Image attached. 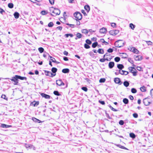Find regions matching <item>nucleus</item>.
Segmentation results:
<instances>
[{"label":"nucleus","instance_id":"nucleus-13","mask_svg":"<svg viewBox=\"0 0 153 153\" xmlns=\"http://www.w3.org/2000/svg\"><path fill=\"white\" fill-rule=\"evenodd\" d=\"M134 59L136 61H140L142 60L143 58V57L142 56H140V55H138L135 56H134Z\"/></svg>","mask_w":153,"mask_h":153},{"label":"nucleus","instance_id":"nucleus-47","mask_svg":"<svg viewBox=\"0 0 153 153\" xmlns=\"http://www.w3.org/2000/svg\"><path fill=\"white\" fill-rule=\"evenodd\" d=\"M53 25L54 24L52 22H51L48 23V26L49 27H52L53 26Z\"/></svg>","mask_w":153,"mask_h":153},{"label":"nucleus","instance_id":"nucleus-46","mask_svg":"<svg viewBox=\"0 0 153 153\" xmlns=\"http://www.w3.org/2000/svg\"><path fill=\"white\" fill-rule=\"evenodd\" d=\"M120 59V58L119 57H116L114 58V61L117 62H119Z\"/></svg>","mask_w":153,"mask_h":153},{"label":"nucleus","instance_id":"nucleus-53","mask_svg":"<svg viewBox=\"0 0 153 153\" xmlns=\"http://www.w3.org/2000/svg\"><path fill=\"white\" fill-rule=\"evenodd\" d=\"M146 43L148 44V45H152V43L151 41H146Z\"/></svg>","mask_w":153,"mask_h":153},{"label":"nucleus","instance_id":"nucleus-31","mask_svg":"<svg viewBox=\"0 0 153 153\" xmlns=\"http://www.w3.org/2000/svg\"><path fill=\"white\" fill-rule=\"evenodd\" d=\"M97 51L100 54H103L104 53L103 50L102 48L99 49Z\"/></svg>","mask_w":153,"mask_h":153},{"label":"nucleus","instance_id":"nucleus-59","mask_svg":"<svg viewBox=\"0 0 153 153\" xmlns=\"http://www.w3.org/2000/svg\"><path fill=\"white\" fill-rule=\"evenodd\" d=\"M99 103H100L102 105H104L105 104V102L104 101H101L100 100H99Z\"/></svg>","mask_w":153,"mask_h":153},{"label":"nucleus","instance_id":"nucleus-25","mask_svg":"<svg viewBox=\"0 0 153 153\" xmlns=\"http://www.w3.org/2000/svg\"><path fill=\"white\" fill-rule=\"evenodd\" d=\"M82 36V35L79 33H78L76 34V37L75 38V39L76 40L78 39H79L81 38Z\"/></svg>","mask_w":153,"mask_h":153},{"label":"nucleus","instance_id":"nucleus-14","mask_svg":"<svg viewBox=\"0 0 153 153\" xmlns=\"http://www.w3.org/2000/svg\"><path fill=\"white\" fill-rule=\"evenodd\" d=\"M47 54H48L49 57L51 58V60L53 62L56 64H59V63L58 62L56 61L54 58H53L52 56H50L48 53H47Z\"/></svg>","mask_w":153,"mask_h":153},{"label":"nucleus","instance_id":"nucleus-44","mask_svg":"<svg viewBox=\"0 0 153 153\" xmlns=\"http://www.w3.org/2000/svg\"><path fill=\"white\" fill-rule=\"evenodd\" d=\"M85 42H86V44L90 45L91 44L92 42L91 41L88 39H87L85 41Z\"/></svg>","mask_w":153,"mask_h":153},{"label":"nucleus","instance_id":"nucleus-8","mask_svg":"<svg viewBox=\"0 0 153 153\" xmlns=\"http://www.w3.org/2000/svg\"><path fill=\"white\" fill-rule=\"evenodd\" d=\"M149 99L147 98L144 99L143 100V102L145 105L147 106L149 105L151 103V102L149 101Z\"/></svg>","mask_w":153,"mask_h":153},{"label":"nucleus","instance_id":"nucleus-27","mask_svg":"<svg viewBox=\"0 0 153 153\" xmlns=\"http://www.w3.org/2000/svg\"><path fill=\"white\" fill-rule=\"evenodd\" d=\"M12 126L11 125H8L4 124H2L1 127L2 128H9L11 127Z\"/></svg>","mask_w":153,"mask_h":153},{"label":"nucleus","instance_id":"nucleus-4","mask_svg":"<svg viewBox=\"0 0 153 153\" xmlns=\"http://www.w3.org/2000/svg\"><path fill=\"white\" fill-rule=\"evenodd\" d=\"M128 69L130 71V72L133 74V76H135L137 75V71L134 67H129Z\"/></svg>","mask_w":153,"mask_h":153},{"label":"nucleus","instance_id":"nucleus-29","mask_svg":"<svg viewBox=\"0 0 153 153\" xmlns=\"http://www.w3.org/2000/svg\"><path fill=\"white\" fill-rule=\"evenodd\" d=\"M123 85L124 86L127 87L129 85V82L127 81H125L123 82Z\"/></svg>","mask_w":153,"mask_h":153},{"label":"nucleus","instance_id":"nucleus-34","mask_svg":"<svg viewBox=\"0 0 153 153\" xmlns=\"http://www.w3.org/2000/svg\"><path fill=\"white\" fill-rule=\"evenodd\" d=\"M98 45V44L97 42H94L92 44V47L93 48H94L97 46Z\"/></svg>","mask_w":153,"mask_h":153},{"label":"nucleus","instance_id":"nucleus-36","mask_svg":"<svg viewBox=\"0 0 153 153\" xmlns=\"http://www.w3.org/2000/svg\"><path fill=\"white\" fill-rule=\"evenodd\" d=\"M129 27L132 30H134L135 27V25L132 23H130L129 24Z\"/></svg>","mask_w":153,"mask_h":153},{"label":"nucleus","instance_id":"nucleus-1","mask_svg":"<svg viewBox=\"0 0 153 153\" xmlns=\"http://www.w3.org/2000/svg\"><path fill=\"white\" fill-rule=\"evenodd\" d=\"M124 42H123L122 40H119L116 41L114 43V45L116 47L120 48L124 46Z\"/></svg>","mask_w":153,"mask_h":153},{"label":"nucleus","instance_id":"nucleus-2","mask_svg":"<svg viewBox=\"0 0 153 153\" xmlns=\"http://www.w3.org/2000/svg\"><path fill=\"white\" fill-rule=\"evenodd\" d=\"M10 79L12 81L14 82L13 84L15 85H18V79L17 76V75H15L14 77H12V79H10L8 78H5V79Z\"/></svg>","mask_w":153,"mask_h":153},{"label":"nucleus","instance_id":"nucleus-62","mask_svg":"<svg viewBox=\"0 0 153 153\" xmlns=\"http://www.w3.org/2000/svg\"><path fill=\"white\" fill-rule=\"evenodd\" d=\"M99 61L101 62H104L105 61V58L101 59H100Z\"/></svg>","mask_w":153,"mask_h":153},{"label":"nucleus","instance_id":"nucleus-10","mask_svg":"<svg viewBox=\"0 0 153 153\" xmlns=\"http://www.w3.org/2000/svg\"><path fill=\"white\" fill-rule=\"evenodd\" d=\"M114 81L116 84H117L119 85H120L122 83V82L121 81L120 78H114Z\"/></svg>","mask_w":153,"mask_h":153},{"label":"nucleus","instance_id":"nucleus-55","mask_svg":"<svg viewBox=\"0 0 153 153\" xmlns=\"http://www.w3.org/2000/svg\"><path fill=\"white\" fill-rule=\"evenodd\" d=\"M55 8H54L53 7H52L50 8V12H51L52 13H53V11H54V9Z\"/></svg>","mask_w":153,"mask_h":153},{"label":"nucleus","instance_id":"nucleus-15","mask_svg":"<svg viewBox=\"0 0 153 153\" xmlns=\"http://www.w3.org/2000/svg\"><path fill=\"white\" fill-rule=\"evenodd\" d=\"M39 101H34L32 102L30 104V105H33V106H37L39 104Z\"/></svg>","mask_w":153,"mask_h":153},{"label":"nucleus","instance_id":"nucleus-39","mask_svg":"<svg viewBox=\"0 0 153 153\" xmlns=\"http://www.w3.org/2000/svg\"><path fill=\"white\" fill-rule=\"evenodd\" d=\"M128 61L129 62H130L131 64H133V66H135V65L133 64L134 62L133 61V60L131 59V58H128Z\"/></svg>","mask_w":153,"mask_h":153},{"label":"nucleus","instance_id":"nucleus-41","mask_svg":"<svg viewBox=\"0 0 153 153\" xmlns=\"http://www.w3.org/2000/svg\"><path fill=\"white\" fill-rule=\"evenodd\" d=\"M109 33L111 35L113 36H115L114 33V30H111L109 31Z\"/></svg>","mask_w":153,"mask_h":153},{"label":"nucleus","instance_id":"nucleus-49","mask_svg":"<svg viewBox=\"0 0 153 153\" xmlns=\"http://www.w3.org/2000/svg\"><path fill=\"white\" fill-rule=\"evenodd\" d=\"M105 79L103 78H101L99 80V82L100 83H103L105 82Z\"/></svg>","mask_w":153,"mask_h":153},{"label":"nucleus","instance_id":"nucleus-18","mask_svg":"<svg viewBox=\"0 0 153 153\" xmlns=\"http://www.w3.org/2000/svg\"><path fill=\"white\" fill-rule=\"evenodd\" d=\"M32 120L36 123H40L42 122L41 121L34 117H32Z\"/></svg>","mask_w":153,"mask_h":153},{"label":"nucleus","instance_id":"nucleus-26","mask_svg":"<svg viewBox=\"0 0 153 153\" xmlns=\"http://www.w3.org/2000/svg\"><path fill=\"white\" fill-rule=\"evenodd\" d=\"M117 67L119 69H122L124 68L123 65L121 64H118L117 65Z\"/></svg>","mask_w":153,"mask_h":153},{"label":"nucleus","instance_id":"nucleus-40","mask_svg":"<svg viewBox=\"0 0 153 153\" xmlns=\"http://www.w3.org/2000/svg\"><path fill=\"white\" fill-rule=\"evenodd\" d=\"M38 50L40 53H42L44 52V49L42 47H40L38 48Z\"/></svg>","mask_w":153,"mask_h":153},{"label":"nucleus","instance_id":"nucleus-42","mask_svg":"<svg viewBox=\"0 0 153 153\" xmlns=\"http://www.w3.org/2000/svg\"><path fill=\"white\" fill-rule=\"evenodd\" d=\"M108 106L109 107V108H110V109L113 111H118V110L112 107L110 105H109Z\"/></svg>","mask_w":153,"mask_h":153},{"label":"nucleus","instance_id":"nucleus-64","mask_svg":"<svg viewBox=\"0 0 153 153\" xmlns=\"http://www.w3.org/2000/svg\"><path fill=\"white\" fill-rule=\"evenodd\" d=\"M63 53L66 56H67L68 55V52L65 51H64V52H63Z\"/></svg>","mask_w":153,"mask_h":153},{"label":"nucleus","instance_id":"nucleus-58","mask_svg":"<svg viewBox=\"0 0 153 153\" xmlns=\"http://www.w3.org/2000/svg\"><path fill=\"white\" fill-rule=\"evenodd\" d=\"M89 54L91 57H94V54L92 51H90L89 53Z\"/></svg>","mask_w":153,"mask_h":153},{"label":"nucleus","instance_id":"nucleus-33","mask_svg":"<svg viewBox=\"0 0 153 153\" xmlns=\"http://www.w3.org/2000/svg\"><path fill=\"white\" fill-rule=\"evenodd\" d=\"M117 146L119 147L122 148V149H125L127 150H128V149L122 146L120 144H117L116 145Z\"/></svg>","mask_w":153,"mask_h":153},{"label":"nucleus","instance_id":"nucleus-51","mask_svg":"<svg viewBox=\"0 0 153 153\" xmlns=\"http://www.w3.org/2000/svg\"><path fill=\"white\" fill-rule=\"evenodd\" d=\"M0 13L3 15L4 13H5V11L1 8H0Z\"/></svg>","mask_w":153,"mask_h":153},{"label":"nucleus","instance_id":"nucleus-22","mask_svg":"<svg viewBox=\"0 0 153 153\" xmlns=\"http://www.w3.org/2000/svg\"><path fill=\"white\" fill-rule=\"evenodd\" d=\"M120 73L121 75H126L128 74V72L127 71L122 70L121 72Z\"/></svg>","mask_w":153,"mask_h":153},{"label":"nucleus","instance_id":"nucleus-3","mask_svg":"<svg viewBox=\"0 0 153 153\" xmlns=\"http://www.w3.org/2000/svg\"><path fill=\"white\" fill-rule=\"evenodd\" d=\"M76 20H81L82 18V14L79 12H76L74 14Z\"/></svg>","mask_w":153,"mask_h":153},{"label":"nucleus","instance_id":"nucleus-17","mask_svg":"<svg viewBox=\"0 0 153 153\" xmlns=\"http://www.w3.org/2000/svg\"><path fill=\"white\" fill-rule=\"evenodd\" d=\"M114 65V63L113 62H111L109 63L108 67L109 68L111 69L112 68Z\"/></svg>","mask_w":153,"mask_h":153},{"label":"nucleus","instance_id":"nucleus-54","mask_svg":"<svg viewBox=\"0 0 153 153\" xmlns=\"http://www.w3.org/2000/svg\"><path fill=\"white\" fill-rule=\"evenodd\" d=\"M82 89L84 91L86 92L88 90V88L86 87H83L82 88Z\"/></svg>","mask_w":153,"mask_h":153},{"label":"nucleus","instance_id":"nucleus-9","mask_svg":"<svg viewBox=\"0 0 153 153\" xmlns=\"http://www.w3.org/2000/svg\"><path fill=\"white\" fill-rule=\"evenodd\" d=\"M25 146L26 147V148H30V149L33 148V150H35V147L32 144L25 143Z\"/></svg>","mask_w":153,"mask_h":153},{"label":"nucleus","instance_id":"nucleus-12","mask_svg":"<svg viewBox=\"0 0 153 153\" xmlns=\"http://www.w3.org/2000/svg\"><path fill=\"white\" fill-rule=\"evenodd\" d=\"M40 95H41V96L42 97H44L45 98V99H50L51 98V96L48 95V94H46L45 93H42L40 94Z\"/></svg>","mask_w":153,"mask_h":153},{"label":"nucleus","instance_id":"nucleus-38","mask_svg":"<svg viewBox=\"0 0 153 153\" xmlns=\"http://www.w3.org/2000/svg\"><path fill=\"white\" fill-rule=\"evenodd\" d=\"M82 33L87 34L88 33V31L86 29H83L82 30Z\"/></svg>","mask_w":153,"mask_h":153},{"label":"nucleus","instance_id":"nucleus-50","mask_svg":"<svg viewBox=\"0 0 153 153\" xmlns=\"http://www.w3.org/2000/svg\"><path fill=\"white\" fill-rule=\"evenodd\" d=\"M48 13V12L45 10H43L41 12V14L42 15H45Z\"/></svg>","mask_w":153,"mask_h":153},{"label":"nucleus","instance_id":"nucleus-23","mask_svg":"<svg viewBox=\"0 0 153 153\" xmlns=\"http://www.w3.org/2000/svg\"><path fill=\"white\" fill-rule=\"evenodd\" d=\"M18 79H20V80H24L25 79L27 80V78L25 77L22 76H21L17 75Z\"/></svg>","mask_w":153,"mask_h":153},{"label":"nucleus","instance_id":"nucleus-21","mask_svg":"<svg viewBox=\"0 0 153 153\" xmlns=\"http://www.w3.org/2000/svg\"><path fill=\"white\" fill-rule=\"evenodd\" d=\"M84 8L88 13L89 11L90 10V7L88 5H85L84 6Z\"/></svg>","mask_w":153,"mask_h":153},{"label":"nucleus","instance_id":"nucleus-35","mask_svg":"<svg viewBox=\"0 0 153 153\" xmlns=\"http://www.w3.org/2000/svg\"><path fill=\"white\" fill-rule=\"evenodd\" d=\"M53 94L59 96L61 95L60 94L58 91H54Z\"/></svg>","mask_w":153,"mask_h":153},{"label":"nucleus","instance_id":"nucleus-11","mask_svg":"<svg viewBox=\"0 0 153 153\" xmlns=\"http://www.w3.org/2000/svg\"><path fill=\"white\" fill-rule=\"evenodd\" d=\"M56 84L59 86H61L65 85L61 79H59L56 80Z\"/></svg>","mask_w":153,"mask_h":153},{"label":"nucleus","instance_id":"nucleus-30","mask_svg":"<svg viewBox=\"0 0 153 153\" xmlns=\"http://www.w3.org/2000/svg\"><path fill=\"white\" fill-rule=\"evenodd\" d=\"M140 90L142 92H144L146 91V88L143 86L140 88Z\"/></svg>","mask_w":153,"mask_h":153},{"label":"nucleus","instance_id":"nucleus-5","mask_svg":"<svg viewBox=\"0 0 153 153\" xmlns=\"http://www.w3.org/2000/svg\"><path fill=\"white\" fill-rule=\"evenodd\" d=\"M60 10L58 8H55L54 11H53V14L51 13V15L52 16H55L56 15H58L60 14Z\"/></svg>","mask_w":153,"mask_h":153},{"label":"nucleus","instance_id":"nucleus-63","mask_svg":"<svg viewBox=\"0 0 153 153\" xmlns=\"http://www.w3.org/2000/svg\"><path fill=\"white\" fill-rule=\"evenodd\" d=\"M50 3L53 5L54 4V0H49Z\"/></svg>","mask_w":153,"mask_h":153},{"label":"nucleus","instance_id":"nucleus-61","mask_svg":"<svg viewBox=\"0 0 153 153\" xmlns=\"http://www.w3.org/2000/svg\"><path fill=\"white\" fill-rule=\"evenodd\" d=\"M114 33L115 34V35H117L119 32V31L118 30H114Z\"/></svg>","mask_w":153,"mask_h":153},{"label":"nucleus","instance_id":"nucleus-28","mask_svg":"<svg viewBox=\"0 0 153 153\" xmlns=\"http://www.w3.org/2000/svg\"><path fill=\"white\" fill-rule=\"evenodd\" d=\"M13 15L16 19H18L19 18V14L17 12H15L14 13Z\"/></svg>","mask_w":153,"mask_h":153},{"label":"nucleus","instance_id":"nucleus-57","mask_svg":"<svg viewBox=\"0 0 153 153\" xmlns=\"http://www.w3.org/2000/svg\"><path fill=\"white\" fill-rule=\"evenodd\" d=\"M113 50L112 49L110 48L107 50V51L108 53H111L113 52Z\"/></svg>","mask_w":153,"mask_h":153},{"label":"nucleus","instance_id":"nucleus-52","mask_svg":"<svg viewBox=\"0 0 153 153\" xmlns=\"http://www.w3.org/2000/svg\"><path fill=\"white\" fill-rule=\"evenodd\" d=\"M119 123L120 125L121 126H122L124 124V122L123 120H121L119 121Z\"/></svg>","mask_w":153,"mask_h":153},{"label":"nucleus","instance_id":"nucleus-6","mask_svg":"<svg viewBox=\"0 0 153 153\" xmlns=\"http://www.w3.org/2000/svg\"><path fill=\"white\" fill-rule=\"evenodd\" d=\"M44 71L45 74L46 76H48L51 77H53V76H55V74H53L51 71L46 70H44Z\"/></svg>","mask_w":153,"mask_h":153},{"label":"nucleus","instance_id":"nucleus-32","mask_svg":"<svg viewBox=\"0 0 153 153\" xmlns=\"http://www.w3.org/2000/svg\"><path fill=\"white\" fill-rule=\"evenodd\" d=\"M128 100L126 98H125L123 99V103L126 104H128Z\"/></svg>","mask_w":153,"mask_h":153},{"label":"nucleus","instance_id":"nucleus-60","mask_svg":"<svg viewBox=\"0 0 153 153\" xmlns=\"http://www.w3.org/2000/svg\"><path fill=\"white\" fill-rule=\"evenodd\" d=\"M133 117L135 118H137L138 117V115L137 113H135L133 114Z\"/></svg>","mask_w":153,"mask_h":153},{"label":"nucleus","instance_id":"nucleus-16","mask_svg":"<svg viewBox=\"0 0 153 153\" xmlns=\"http://www.w3.org/2000/svg\"><path fill=\"white\" fill-rule=\"evenodd\" d=\"M107 31L106 28L105 27H102L100 30L99 32L101 33H105Z\"/></svg>","mask_w":153,"mask_h":153},{"label":"nucleus","instance_id":"nucleus-43","mask_svg":"<svg viewBox=\"0 0 153 153\" xmlns=\"http://www.w3.org/2000/svg\"><path fill=\"white\" fill-rule=\"evenodd\" d=\"M8 6L10 8H12L13 7V4L12 3H9L8 4Z\"/></svg>","mask_w":153,"mask_h":153},{"label":"nucleus","instance_id":"nucleus-19","mask_svg":"<svg viewBox=\"0 0 153 153\" xmlns=\"http://www.w3.org/2000/svg\"><path fill=\"white\" fill-rule=\"evenodd\" d=\"M69 71L70 70L68 68H64L62 70V72L65 74L69 73Z\"/></svg>","mask_w":153,"mask_h":153},{"label":"nucleus","instance_id":"nucleus-45","mask_svg":"<svg viewBox=\"0 0 153 153\" xmlns=\"http://www.w3.org/2000/svg\"><path fill=\"white\" fill-rule=\"evenodd\" d=\"M89 45L87 44H85L84 45V47L86 49H89L90 48V47Z\"/></svg>","mask_w":153,"mask_h":153},{"label":"nucleus","instance_id":"nucleus-56","mask_svg":"<svg viewBox=\"0 0 153 153\" xmlns=\"http://www.w3.org/2000/svg\"><path fill=\"white\" fill-rule=\"evenodd\" d=\"M1 97L4 99L5 100H7V98H6V95H5V94H3L1 96Z\"/></svg>","mask_w":153,"mask_h":153},{"label":"nucleus","instance_id":"nucleus-20","mask_svg":"<svg viewBox=\"0 0 153 153\" xmlns=\"http://www.w3.org/2000/svg\"><path fill=\"white\" fill-rule=\"evenodd\" d=\"M57 69L55 67H53L51 69V71L53 73V74L56 75V72H57Z\"/></svg>","mask_w":153,"mask_h":153},{"label":"nucleus","instance_id":"nucleus-24","mask_svg":"<svg viewBox=\"0 0 153 153\" xmlns=\"http://www.w3.org/2000/svg\"><path fill=\"white\" fill-rule=\"evenodd\" d=\"M127 54L125 53H122V54L121 55V56L123 58H126L128 56Z\"/></svg>","mask_w":153,"mask_h":153},{"label":"nucleus","instance_id":"nucleus-48","mask_svg":"<svg viewBox=\"0 0 153 153\" xmlns=\"http://www.w3.org/2000/svg\"><path fill=\"white\" fill-rule=\"evenodd\" d=\"M131 92L133 93H135L137 92V90L134 88H132L131 90Z\"/></svg>","mask_w":153,"mask_h":153},{"label":"nucleus","instance_id":"nucleus-7","mask_svg":"<svg viewBox=\"0 0 153 153\" xmlns=\"http://www.w3.org/2000/svg\"><path fill=\"white\" fill-rule=\"evenodd\" d=\"M128 49L129 50L131 51L132 52L134 53L137 54L139 53V51L134 47H130L129 48H128Z\"/></svg>","mask_w":153,"mask_h":153},{"label":"nucleus","instance_id":"nucleus-37","mask_svg":"<svg viewBox=\"0 0 153 153\" xmlns=\"http://www.w3.org/2000/svg\"><path fill=\"white\" fill-rule=\"evenodd\" d=\"M129 135H130V137H131L133 139L135 138V137H136V136H135V134L133 133H130Z\"/></svg>","mask_w":153,"mask_h":153}]
</instances>
